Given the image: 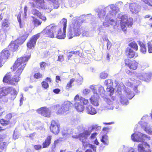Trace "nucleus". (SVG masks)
Instances as JSON below:
<instances>
[{
	"instance_id": "5701e85b",
	"label": "nucleus",
	"mask_w": 152,
	"mask_h": 152,
	"mask_svg": "<svg viewBox=\"0 0 152 152\" xmlns=\"http://www.w3.org/2000/svg\"><path fill=\"white\" fill-rule=\"evenodd\" d=\"M29 35V34L26 32L20 37L16 39L20 45L22 44L26 39Z\"/></svg>"
},
{
	"instance_id": "ea45409f",
	"label": "nucleus",
	"mask_w": 152,
	"mask_h": 152,
	"mask_svg": "<svg viewBox=\"0 0 152 152\" xmlns=\"http://www.w3.org/2000/svg\"><path fill=\"white\" fill-rule=\"evenodd\" d=\"M42 87L44 89L48 88L49 86L48 83L45 81H43L41 83Z\"/></svg>"
},
{
	"instance_id": "39448f33",
	"label": "nucleus",
	"mask_w": 152,
	"mask_h": 152,
	"mask_svg": "<svg viewBox=\"0 0 152 152\" xmlns=\"http://www.w3.org/2000/svg\"><path fill=\"white\" fill-rule=\"evenodd\" d=\"M120 18L121 28L124 31H125L126 30V25L128 27H131L133 25L132 20L128 18L126 16L123 15L121 16Z\"/></svg>"
},
{
	"instance_id": "393cba45",
	"label": "nucleus",
	"mask_w": 152,
	"mask_h": 152,
	"mask_svg": "<svg viewBox=\"0 0 152 152\" xmlns=\"http://www.w3.org/2000/svg\"><path fill=\"white\" fill-rule=\"evenodd\" d=\"M101 141L105 145H108L109 142L108 139V137L106 135H104L102 137V139Z\"/></svg>"
},
{
	"instance_id": "a19ab883",
	"label": "nucleus",
	"mask_w": 152,
	"mask_h": 152,
	"mask_svg": "<svg viewBox=\"0 0 152 152\" xmlns=\"http://www.w3.org/2000/svg\"><path fill=\"white\" fill-rule=\"evenodd\" d=\"M32 13L34 15L37 16L38 17L40 16L41 13L37 10L34 9L32 10Z\"/></svg>"
},
{
	"instance_id": "774afa93",
	"label": "nucleus",
	"mask_w": 152,
	"mask_h": 152,
	"mask_svg": "<svg viewBox=\"0 0 152 152\" xmlns=\"http://www.w3.org/2000/svg\"><path fill=\"white\" fill-rule=\"evenodd\" d=\"M110 54L109 53H108L107 54L106 58L108 60H110Z\"/></svg>"
},
{
	"instance_id": "1a4fd4ad",
	"label": "nucleus",
	"mask_w": 152,
	"mask_h": 152,
	"mask_svg": "<svg viewBox=\"0 0 152 152\" xmlns=\"http://www.w3.org/2000/svg\"><path fill=\"white\" fill-rule=\"evenodd\" d=\"M10 55V53L7 48L3 49L0 53V68L2 66Z\"/></svg>"
},
{
	"instance_id": "6ab92c4d",
	"label": "nucleus",
	"mask_w": 152,
	"mask_h": 152,
	"mask_svg": "<svg viewBox=\"0 0 152 152\" xmlns=\"http://www.w3.org/2000/svg\"><path fill=\"white\" fill-rule=\"evenodd\" d=\"M74 99L75 102L74 104L75 107L77 111L79 112H83L85 107L80 102V101H77Z\"/></svg>"
},
{
	"instance_id": "c03bdc74",
	"label": "nucleus",
	"mask_w": 152,
	"mask_h": 152,
	"mask_svg": "<svg viewBox=\"0 0 152 152\" xmlns=\"http://www.w3.org/2000/svg\"><path fill=\"white\" fill-rule=\"evenodd\" d=\"M34 147L35 150H38L41 149L42 148L40 145H34Z\"/></svg>"
},
{
	"instance_id": "9d476101",
	"label": "nucleus",
	"mask_w": 152,
	"mask_h": 152,
	"mask_svg": "<svg viewBox=\"0 0 152 152\" xmlns=\"http://www.w3.org/2000/svg\"><path fill=\"white\" fill-rule=\"evenodd\" d=\"M132 140L134 141L137 142H143L144 140L147 138L150 139V137L147 135L141 133L137 134L133 133L131 136Z\"/></svg>"
},
{
	"instance_id": "338daca9",
	"label": "nucleus",
	"mask_w": 152,
	"mask_h": 152,
	"mask_svg": "<svg viewBox=\"0 0 152 152\" xmlns=\"http://www.w3.org/2000/svg\"><path fill=\"white\" fill-rule=\"evenodd\" d=\"M150 17H151V15H145L144 16V18H149Z\"/></svg>"
},
{
	"instance_id": "473e14b6",
	"label": "nucleus",
	"mask_w": 152,
	"mask_h": 152,
	"mask_svg": "<svg viewBox=\"0 0 152 152\" xmlns=\"http://www.w3.org/2000/svg\"><path fill=\"white\" fill-rule=\"evenodd\" d=\"M108 76V74L106 71H104L100 73V77L101 79H104L107 78Z\"/></svg>"
},
{
	"instance_id": "de8ad7c7",
	"label": "nucleus",
	"mask_w": 152,
	"mask_h": 152,
	"mask_svg": "<svg viewBox=\"0 0 152 152\" xmlns=\"http://www.w3.org/2000/svg\"><path fill=\"white\" fill-rule=\"evenodd\" d=\"M12 114L11 113H9L7 114L6 116L5 117L6 118H7L9 120H10L12 117Z\"/></svg>"
},
{
	"instance_id": "864d4df0",
	"label": "nucleus",
	"mask_w": 152,
	"mask_h": 152,
	"mask_svg": "<svg viewBox=\"0 0 152 152\" xmlns=\"http://www.w3.org/2000/svg\"><path fill=\"white\" fill-rule=\"evenodd\" d=\"M60 91L61 90L57 88L54 89L53 91L55 94H58L60 92Z\"/></svg>"
},
{
	"instance_id": "052dcab7",
	"label": "nucleus",
	"mask_w": 152,
	"mask_h": 152,
	"mask_svg": "<svg viewBox=\"0 0 152 152\" xmlns=\"http://www.w3.org/2000/svg\"><path fill=\"white\" fill-rule=\"evenodd\" d=\"M142 128L145 131L147 132L148 131V128L147 127H146L144 126H143Z\"/></svg>"
},
{
	"instance_id": "6e6d98bb",
	"label": "nucleus",
	"mask_w": 152,
	"mask_h": 152,
	"mask_svg": "<svg viewBox=\"0 0 152 152\" xmlns=\"http://www.w3.org/2000/svg\"><path fill=\"white\" fill-rule=\"evenodd\" d=\"M3 138L2 137V136L0 135V148L2 146V145L3 144L4 142H3Z\"/></svg>"
},
{
	"instance_id": "79ce46f5",
	"label": "nucleus",
	"mask_w": 152,
	"mask_h": 152,
	"mask_svg": "<svg viewBox=\"0 0 152 152\" xmlns=\"http://www.w3.org/2000/svg\"><path fill=\"white\" fill-rule=\"evenodd\" d=\"M105 41L107 42V49L109 50L110 49V47L112 45V43L110 42L109 41V40L107 38H105Z\"/></svg>"
},
{
	"instance_id": "0eeeda50",
	"label": "nucleus",
	"mask_w": 152,
	"mask_h": 152,
	"mask_svg": "<svg viewBox=\"0 0 152 152\" xmlns=\"http://www.w3.org/2000/svg\"><path fill=\"white\" fill-rule=\"evenodd\" d=\"M91 134V132L89 130H85L82 133L78 134L77 138H78L83 143V146L84 147H87V146L88 145L86 142V140L88 137L90 136Z\"/></svg>"
},
{
	"instance_id": "c9c22d12",
	"label": "nucleus",
	"mask_w": 152,
	"mask_h": 152,
	"mask_svg": "<svg viewBox=\"0 0 152 152\" xmlns=\"http://www.w3.org/2000/svg\"><path fill=\"white\" fill-rule=\"evenodd\" d=\"M114 20L113 19L109 20L107 21H106L103 23V26L104 27H108L111 24L110 23L111 22H114Z\"/></svg>"
},
{
	"instance_id": "49530a36",
	"label": "nucleus",
	"mask_w": 152,
	"mask_h": 152,
	"mask_svg": "<svg viewBox=\"0 0 152 152\" xmlns=\"http://www.w3.org/2000/svg\"><path fill=\"white\" fill-rule=\"evenodd\" d=\"M21 14L19 13L17 16V18L18 22H19V24L21 25Z\"/></svg>"
},
{
	"instance_id": "e433bc0d",
	"label": "nucleus",
	"mask_w": 152,
	"mask_h": 152,
	"mask_svg": "<svg viewBox=\"0 0 152 152\" xmlns=\"http://www.w3.org/2000/svg\"><path fill=\"white\" fill-rule=\"evenodd\" d=\"M104 83L105 85L108 86H111L113 84V82L110 79H108L105 80Z\"/></svg>"
},
{
	"instance_id": "2f4dec72",
	"label": "nucleus",
	"mask_w": 152,
	"mask_h": 152,
	"mask_svg": "<svg viewBox=\"0 0 152 152\" xmlns=\"http://www.w3.org/2000/svg\"><path fill=\"white\" fill-rule=\"evenodd\" d=\"M48 1L53 3L55 9H57L59 7L58 0H48Z\"/></svg>"
},
{
	"instance_id": "c756f323",
	"label": "nucleus",
	"mask_w": 152,
	"mask_h": 152,
	"mask_svg": "<svg viewBox=\"0 0 152 152\" xmlns=\"http://www.w3.org/2000/svg\"><path fill=\"white\" fill-rule=\"evenodd\" d=\"M72 104L70 102H68L63 106V109L65 110L66 111H68L72 107Z\"/></svg>"
},
{
	"instance_id": "680f3d73",
	"label": "nucleus",
	"mask_w": 152,
	"mask_h": 152,
	"mask_svg": "<svg viewBox=\"0 0 152 152\" xmlns=\"http://www.w3.org/2000/svg\"><path fill=\"white\" fill-rule=\"evenodd\" d=\"M24 11L25 14H26L27 11V6H25L24 7Z\"/></svg>"
},
{
	"instance_id": "cd10ccee",
	"label": "nucleus",
	"mask_w": 152,
	"mask_h": 152,
	"mask_svg": "<svg viewBox=\"0 0 152 152\" xmlns=\"http://www.w3.org/2000/svg\"><path fill=\"white\" fill-rule=\"evenodd\" d=\"M10 24L8 19H5L2 22L1 27L2 28H7L9 27Z\"/></svg>"
},
{
	"instance_id": "69168bd1",
	"label": "nucleus",
	"mask_w": 152,
	"mask_h": 152,
	"mask_svg": "<svg viewBox=\"0 0 152 152\" xmlns=\"http://www.w3.org/2000/svg\"><path fill=\"white\" fill-rule=\"evenodd\" d=\"M72 56V54H69L67 56V58L68 60H70Z\"/></svg>"
},
{
	"instance_id": "20e7f679",
	"label": "nucleus",
	"mask_w": 152,
	"mask_h": 152,
	"mask_svg": "<svg viewBox=\"0 0 152 152\" xmlns=\"http://www.w3.org/2000/svg\"><path fill=\"white\" fill-rule=\"evenodd\" d=\"M124 62L125 65L129 68V69L125 70L126 73L129 75L134 74L132 71L135 70L138 68L139 64L138 62L136 60L127 58L124 59Z\"/></svg>"
},
{
	"instance_id": "0e129e2a",
	"label": "nucleus",
	"mask_w": 152,
	"mask_h": 152,
	"mask_svg": "<svg viewBox=\"0 0 152 152\" xmlns=\"http://www.w3.org/2000/svg\"><path fill=\"white\" fill-rule=\"evenodd\" d=\"M103 124H104L105 125H111V124H114V122H109V123H104Z\"/></svg>"
},
{
	"instance_id": "c85d7f7f",
	"label": "nucleus",
	"mask_w": 152,
	"mask_h": 152,
	"mask_svg": "<svg viewBox=\"0 0 152 152\" xmlns=\"http://www.w3.org/2000/svg\"><path fill=\"white\" fill-rule=\"evenodd\" d=\"M75 79L74 78H72L70 79L69 82L67 84L66 86V90H69L72 86V83L75 81Z\"/></svg>"
},
{
	"instance_id": "9b49d317",
	"label": "nucleus",
	"mask_w": 152,
	"mask_h": 152,
	"mask_svg": "<svg viewBox=\"0 0 152 152\" xmlns=\"http://www.w3.org/2000/svg\"><path fill=\"white\" fill-rule=\"evenodd\" d=\"M10 93L11 94L12 97L15 98L18 94V92L15 88L12 87H9L6 88L4 90V93L2 89H0V98L4 95V94H8Z\"/></svg>"
},
{
	"instance_id": "a211bd4d",
	"label": "nucleus",
	"mask_w": 152,
	"mask_h": 152,
	"mask_svg": "<svg viewBox=\"0 0 152 152\" xmlns=\"http://www.w3.org/2000/svg\"><path fill=\"white\" fill-rule=\"evenodd\" d=\"M19 45H20L19 43L16 40L11 41L9 45V47L12 51L15 52L18 49Z\"/></svg>"
},
{
	"instance_id": "603ef678",
	"label": "nucleus",
	"mask_w": 152,
	"mask_h": 152,
	"mask_svg": "<svg viewBox=\"0 0 152 152\" xmlns=\"http://www.w3.org/2000/svg\"><path fill=\"white\" fill-rule=\"evenodd\" d=\"M38 17L44 21L46 20V17L45 16H42L41 13L40 14V16H39Z\"/></svg>"
},
{
	"instance_id": "f3484780",
	"label": "nucleus",
	"mask_w": 152,
	"mask_h": 152,
	"mask_svg": "<svg viewBox=\"0 0 152 152\" xmlns=\"http://www.w3.org/2000/svg\"><path fill=\"white\" fill-rule=\"evenodd\" d=\"M114 90L115 89L111 86H107L106 89V94L110 96L111 100L112 101L115 99V97L113 96L114 93Z\"/></svg>"
},
{
	"instance_id": "aec40b11",
	"label": "nucleus",
	"mask_w": 152,
	"mask_h": 152,
	"mask_svg": "<svg viewBox=\"0 0 152 152\" xmlns=\"http://www.w3.org/2000/svg\"><path fill=\"white\" fill-rule=\"evenodd\" d=\"M129 9L132 13H136L140 10V7L139 5L135 3H132L130 4Z\"/></svg>"
},
{
	"instance_id": "3c124183",
	"label": "nucleus",
	"mask_w": 152,
	"mask_h": 152,
	"mask_svg": "<svg viewBox=\"0 0 152 152\" xmlns=\"http://www.w3.org/2000/svg\"><path fill=\"white\" fill-rule=\"evenodd\" d=\"M7 145V142H4L3 144L2 145V146L0 148V152H1L3 149Z\"/></svg>"
},
{
	"instance_id": "2eb2a0df",
	"label": "nucleus",
	"mask_w": 152,
	"mask_h": 152,
	"mask_svg": "<svg viewBox=\"0 0 152 152\" xmlns=\"http://www.w3.org/2000/svg\"><path fill=\"white\" fill-rule=\"evenodd\" d=\"M125 53L127 57L130 58H136L138 56L137 53L135 52L131 48H127L126 50Z\"/></svg>"
},
{
	"instance_id": "13d9d810",
	"label": "nucleus",
	"mask_w": 152,
	"mask_h": 152,
	"mask_svg": "<svg viewBox=\"0 0 152 152\" xmlns=\"http://www.w3.org/2000/svg\"><path fill=\"white\" fill-rule=\"evenodd\" d=\"M88 145L87 146V147L88 146H89L91 148H92L94 150H96V148L94 145H90L88 143Z\"/></svg>"
},
{
	"instance_id": "f704fd0d",
	"label": "nucleus",
	"mask_w": 152,
	"mask_h": 152,
	"mask_svg": "<svg viewBox=\"0 0 152 152\" xmlns=\"http://www.w3.org/2000/svg\"><path fill=\"white\" fill-rule=\"evenodd\" d=\"M0 124L3 126H6L10 124L8 121H6L5 119L2 118L0 120Z\"/></svg>"
},
{
	"instance_id": "72a5a7b5",
	"label": "nucleus",
	"mask_w": 152,
	"mask_h": 152,
	"mask_svg": "<svg viewBox=\"0 0 152 152\" xmlns=\"http://www.w3.org/2000/svg\"><path fill=\"white\" fill-rule=\"evenodd\" d=\"M148 52L149 53H152V40L149 41L147 43Z\"/></svg>"
},
{
	"instance_id": "5fc2aeb1",
	"label": "nucleus",
	"mask_w": 152,
	"mask_h": 152,
	"mask_svg": "<svg viewBox=\"0 0 152 152\" xmlns=\"http://www.w3.org/2000/svg\"><path fill=\"white\" fill-rule=\"evenodd\" d=\"M97 134L96 132H94L92 133L90 136V138L91 139H94L96 136L97 135Z\"/></svg>"
},
{
	"instance_id": "4be33fe9",
	"label": "nucleus",
	"mask_w": 152,
	"mask_h": 152,
	"mask_svg": "<svg viewBox=\"0 0 152 152\" xmlns=\"http://www.w3.org/2000/svg\"><path fill=\"white\" fill-rule=\"evenodd\" d=\"M74 99L77 101H80L82 104H83V105L87 104L89 103L88 99H86L83 97H80L79 96L78 94L76 95L74 97Z\"/></svg>"
},
{
	"instance_id": "412c9836",
	"label": "nucleus",
	"mask_w": 152,
	"mask_h": 152,
	"mask_svg": "<svg viewBox=\"0 0 152 152\" xmlns=\"http://www.w3.org/2000/svg\"><path fill=\"white\" fill-rule=\"evenodd\" d=\"M52 137V136L51 135H48L47 137L42 143V148H47L49 146L51 143Z\"/></svg>"
},
{
	"instance_id": "ddd939ff",
	"label": "nucleus",
	"mask_w": 152,
	"mask_h": 152,
	"mask_svg": "<svg viewBox=\"0 0 152 152\" xmlns=\"http://www.w3.org/2000/svg\"><path fill=\"white\" fill-rule=\"evenodd\" d=\"M138 152H151L150 145L147 143L144 142L139 144L137 146Z\"/></svg>"
},
{
	"instance_id": "6e6552de",
	"label": "nucleus",
	"mask_w": 152,
	"mask_h": 152,
	"mask_svg": "<svg viewBox=\"0 0 152 152\" xmlns=\"http://www.w3.org/2000/svg\"><path fill=\"white\" fill-rule=\"evenodd\" d=\"M60 124L58 121L52 120L50 126V131L55 135H57L60 131Z\"/></svg>"
},
{
	"instance_id": "a878e982",
	"label": "nucleus",
	"mask_w": 152,
	"mask_h": 152,
	"mask_svg": "<svg viewBox=\"0 0 152 152\" xmlns=\"http://www.w3.org/2000/svg\"><path fill=\"white\" fill-rule=\"evenodd\" d=\"M31 17L33 19L32 22L35 26L38 27L41 25L42 22L33 16H32Z\"/></svg>"
},
{
	"instance_id": "7ed1b4c3",
	"label": "nucleus",
	"mask_w": 152,
	"mask_h": 152,
	"mask_svg": "<svg viewBox=\"0 0 152 152\" xmlns=\"http://www.w3.org/2000/svg\"><path fill=\"white\" fill-rule=\"evenodd\" d=\"M58 30V26L51 24L46 27L40 33L44 37L53 38L55 37Z\"/></svg>"
},
{
	"instance_id": "dca6fc26",
	"label": "nucleus",
	"mask_w": 152,
	"mask_h": 152,
	"mask_svg": "<svg viewBox=\"0 0 152 152\" xmlns=\"http://www.w3.org/2000/svg\"><path fill=\"white\" fill-rule=\"evenodd\" d=\"M99 96L97 94H95L91 96L90 99L91 103L94 106H97L99 105Z\"/></svg>"
},
{
	"instance_id": "8fccbe9b",
	"label": "nucleus",
	"mask_w": 152,
	"mask_h": 152,
	"mask_svg": "<svg viewBox=\"0 0 152 152\" xmlns=\"http://www.w3.org/2000/svg\"><path fill=\"white\" fill-rule=\"evenodd\" d=\"M59 140H55L54 141V142L53 143L54 145H53V146L52 147L53 148H55L56 147V145L58 143H59Z\"/></svg>"
},
{
	"instance_id": "09e8293b",
	"label": "nucleus",
	"mask_w": 152,
	"mask_h": 152,
	"mask_svg": "<svg viewBox=\"0 0 152 152\" xmlns=\"http://www.w3.org/2000/svg\"><path fill=\"white\" fill-rule=\"evenodd\" d=\"M61 77L58 76L57 75L56 77V82L58 83L59 81H61Z\"/></svg>"
},
{
	"instance_id": "4c0bfd02",
	"label": "nucleus",
	"mask_w": 152,
	"mask_h": 152,
	"mask_svg": "<svg viewBox=\"0 0 152 152\" xmlns=\"http://www.w3.org/2000/svg\"><path fill=\"white\" fill-rule=\"evenodd\" d=\"M101 128V126H98L96 125H93L92 126L91 129L89 131L91 132L94 130L97 131Z\"/></svg>"
},
{
	"instance_id": "f257e3e1",
	"label": "nucleus",
	"mask_w": 152,
	"mask_h": 152,
	"mask_svg": "<svg viewBox=\"0 0 152 152\" xmlns=\"http://www.w3.org/2000/svg\"><path fill=\"white\" fill-rule=\"evenodd\" d=\"M30 57V55H24L17 58L11 68L12 72L15 71L13 78L11 72H8L4 77L3 82L12 85H15L20 80V75Z\"/></svg>"
},
{
	"instance_id": "4d7b16f0",
	"label": "nucleus",
	"mask_w": 152,
	"mask_h": 152,
	"mask_svg": "<svg viewBox=\"0 0 152 152\" xmlns=\"http://www.w3.org/2000/svg\"><path fill=\"white\" fill-rule=\"evenodd\" d=\"M69 53H72L73 54H77L79 55L80 52L79 51H72L70 52Z\"/></svg>"
},
{
	"instance_id": "58836bf2",
	"label": "nucleus",
	"mask_w": 152,
	"mask_h": 152,
	"mask_svg": "<svg viewBox=\"0 0 152 152\" xmlns=\"http://www.w3.org/2000/svg\"><path fill=\"white\" fill-rule=\"evenodd\" d=\"M42 75L40 72H37L34 74V77L36 79H38L42 78Z\"/></svg>"
},
{
	"instance_id": "423d86ee",
	"label": "nucleus",
	"mask_w": 152,
	"mask_h": 152,
	"mask_svg": "<svg viewBox=\"0 0 152 152\" xmlns=\"http://www.w3.org/2000/svg\"><path fill=\"white\" fill-rule=\"evenodd\" d=\"M63 27V31L60 28L57 30V33L56 34V37L58 39H64L66 37V24L67 20L66 18H64L62 20Z\"/></svg>"
},
{
	"instance_id": "bf43d9fd",
	"label": "nucleus",
	"mask_w": 152,
	"mask_h": 152,
	"mask_svg": "<svg viewBox=\"0 0 152 152\" xmlns=\"http://www.w3.org/2000/svg\"><path fill=\"white\" fill-rule=\"evenodd\" d=\"M46 82L47 81L51 83L52 81L51 79L49 77H47L45 79V80Z\"/></svg>"
},
{
	"instance_id": "f03ea898",
	"label": "nucleus",
	"mask_w": 152,
	"mask_h": 152,
	"mask_svg": "<svg viewBox=\"0 0 152 152\" xmlns=\"http://www.w3.org/2000/svg\"><path fill=\"white\" fill-rule=\"evenodd\" d=\"M83 22V21H80L77 19L73 21L69 26V28L67 34V37L69 39L79 36L81 34V25Z\"/></svg>"
},
{
	"instance_id": "7c9ffc66",
	"label": "nucleus",
	"mask_w": 152,
	"mask_h": 152,
	"mask_svg": "<svg viewBox=\"0 0 152 152\" xmlns=\"http://www.w3.org/2000/svg\"><path fill=\"white\" fill-rule=\"evenodd\" d=\"M140 47V51L143 53H145L146 51V48L145 45L142 43L140 42L139 44Z\"/></svg>"
},
{
	"instance_id": "4468645a",
	"label": "nucleus",
	"mask_w": 152,
	"mask_h": 152,
	"mask_svg": "<svg viewBox=\"0 0 152 152\" xmlns=\"http://www.w3.org/2000/svg\"><path fill=\"white\" fill-rule=\"evenodd\" d=\"M37 112L41 115L47 117H50V111L49 109L45 107H42L37 110Z\"/></svg>"
},
{
	"instance_id": "b1692460",
	"label": "nucleus",
	"mask_w": 152,
	"mask_h": 152,
	"mask_svg": "<svg viewBox=\"0 0 152 152\" xmlns=\"http://www.w3.org/2000/svg\"><path fill=\"white\" fill-rule=\"evenodd\" d=\"M86 110L88 113L92 115H95L97 113L95 109L91 105L86 107Z\"/></svg>"
},
{
	"instance_id": "bb28decb",
	"label": "nucleus",
	"mask_w": 152,
	"mask_h": 152,
	"mask_svg": "<svg viewBox=\"0 0 152 152\" xmlns=\"http://www.w3.org/2000/svg\"><path fill=\"white\" fill-rule=\"evenodd\" d=\"M129 46L131 47L136 51L138 50V46L137 43L134 41L131 42L129 44Z\"/></svg>"
},
{
	"instance_id": "e2e57ef3",
	"label": "nucleus",
	"mask_w": 152,
	"mask_h": 152,
	"mask_svg": "<svg viewBox=\"0 0 152 152\" xmlns=\"http://www.w3.org/2000/svg\"><path fill=\"white\" fill-rule=\"evenodd\" d=\"M94 143L96 144V145H99V142L97 140V139H96L94 140Z\"/></svg>"
},
{
	"instance_id": "a18cd8bd",
	"label": "nucleus",
	"mask_w": 152,
	"mask_h": 152,
	"mask_svg": "<svg viewBox=\"0 0 152 152\" xmlns=\"http://www.w3.org/2000/svg\"><path fill=\"white\" fill-rule=\"evenodd\" d=\"M57 61L62 62L64 61V56L63 55H60L58 57Z\"/></svg>"
},
{
	"instance_id": "f8f14e48",
	"label": "nucleus",
	"mask_w": 152,
	"mask_h": 152,
	"mask_svg": "<svg viewBox=\"0 0 152 152\" xmlns=\"http://www.w3.org/2000/svg\"><path fill=\"white\" fill-rule=\"evenodd\" d=\"M40 37V33H37L30 38L26 44L28 48L31 49L34 48L36 44L37 40Z\"/></svg>"
},
{
	"instance_id": "37998d69",
	"label": "nucleus",
	"mask_w": 152,
	"mask_h": 152,
	"mask_svg": "<svg viewBox=\"0 0 152 152\" xmlns=\"http://www.w3.org/2000/svg\"><path fill=\"white\" fill-rule=\"evenodd\" d=\"M40 66L41 69L45 70L46 66V63L45 62H42L40 63Z\"/></svg>"
}]
</instances>
